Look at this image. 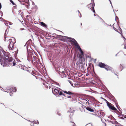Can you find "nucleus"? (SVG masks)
Listing matches in <instances>:
<instances>
[{"label":"nucleus","instance_id":"f257e3e1","mask_svg":"<svg viewBox=\"0 0 126 126\" xmlns=\"http://www.w3.org/2000/svg\"><path fill=\"white\" fill-rule=\"evenodd\" d=\"M4 49H5V47H0V64L3 67L15 66L16 64L15 60L13 61V58L9 57V53Z\"/></svg>","mask_w":126,"mask_h":126},{"label":"nucleus","instance_id":"f03ea898","mask_svg":"<svg viewBox=\"0 0 126 126\" xmlns=\"http://www.w3.org/2000/svg\"><path fill=\"white\" fill-rule=\"evenodd\" d=\"M65 37L67 39H68L69 42H72L74 45L77 46L79 50L80 49H81L76 41L74 39L68 37Z\"/></svg>","mask_w":126,"mask_h":126},{"label":"nucleus","instance_id":"7ed1b4c3","mask_svg":"<svg viewBox=\"0 0 126 126\" xmlns=\"http://www.w3.org/2000/svg\"><path fill=\"white\" fill-rule=\"evenodd\" d=\"M98 66L101 68H103L107 70H110L111 69V68L107 64H105L103 63L100 62L99 63Z\"/></svg>","mask_w":126,"mask_h":126},{"label":"nucleus","instance_id":"20e7f679","mask_svg":"<svg viewBox=\"0 0 126 126\" xmlns=\"http://www.w3.org/2000/svg\"><path fill=\"white\" fill-rule=\"evenodd\" d=\"M83 54L82 55V54H79V60L78 63L79 64L83 63L84 62H85V59L83 58Z\"/></svg>","mask_w":126,"mask_h":126},{"label":"nucleus","instance_id":"39448f33","mask_svg":"<svg viewBox=\"0 0 126 126\" xmlns=\"http://www.w3.org/2000/svg\"><path fill=\"white\" fill-rule=\"evenodd\" d=\"M107 103L108 106L110 109L112 110H114L116 112H118V111L117 109L114 107V106L112 104L110 103L108 101H107Z\"/></svg>","mask_w":126,"mask_h":126},{"label":"nucleus","instance_id":"423d86ee","mask_svg":"<svg viewBox=\"0 0 126 126\" xmlns=\"http://www.w3.org/2000/svg\"><path fill=\"white\" fill-rule=\"evenodd\" d=\"M16 88L14 87V88H12L10 89H9L7 90V92L9 93L10 95L11 96H12V94H13V93L16 92Z\"/></svg>","mask_w":126,"mask_h":126},{"label":"nucleus","instance_id":"0eeeda50","mask_svg":"<svg viewBox=\"0 0 126 126\" xmlns=\"http://www.w3.org/2000/svg\"><path fill=\"white\" fill-rule=\"evenodd\" d=\"M94 6L95 4L94 3H91L88 5V7L90 8V9L93 11V12L95 13V12L94 8ZM94 16H95V14H94Z\"/></svg>","mask_w":126,"mask_h":126},{"label":"nucleus","instance_id":"6e6552de","mask_svg":"<svg viewBox=\"0 0 126 126\" xmlns=\"http://www.w3.org/2000/svg\"><path fill=\"white\" fill-rule=\"evenodd\" d=\"M52 92L54 94H58L59 93L60 90L56 88H52Z\"/></svg>","mask_w":126,"mask_h":126},{"label":"nucleus","instance_id":"1a4fd4ad","mask_svg":"<svg viewBox=\"0 0 126 126\" xmlns=\"http://www.w3.org/2000/svg\"><path fill=\"white\" fill-rule=\"evenodd\" d=\"M8 41H9V43L14 44H15L16 42L15 39L13 37H12L11 38L9 39L8 40Z\"/></svg>","mask_w":126,"mask_h":126},{"label":"nucleus","instance_id":"9d476101","mask_svg":"<svg viewBox=\"0 0 126 126\" xmlns=\"http://www.w3.org/2000/svg\"><path fill=\"white\" fill-rule=\"evenodd\" d=\"M37 7L35 5H33L32 8V10L30 11H32L33 13H35L37 9Z\"/></svg>","mask_w":126,"mask_h":126},{"label":"nucleus","instance_id":"9b49d317","mask_svg":"<svg viewBox=\"0 0 126 126\" xmlns=\"http://www.w3.org/2000/svg\"><path fill=\"white\" fill-rule=\"evenodd\" d=\"M62 91L63 92L66 93V94H69V95H75L73 93L71 92L70 91H64L63 90H62Z\"/></svg>","mask_w":126,"mask_h":126},{"label":"nucleus","instance_id":"f8f14e48","mask_svg":"<svg viewBox=\"0 0 126 126\" xmlns=\"http://www.w3.org/2000/svg\"><path fill=\"white\" fill-rule=\"evenodd\" d=\"M9 49L12 50L13 49V48L14 47V44H13L9 43Z\"/></svg>","mask_w":126,"mask_h":126},{"label":"nucleus","instance_id":"ddd939ff","mask_svg":"<svg viewBox=\"0 0 126 126\" xmlns=\"http://www.w3.org/2000/svg\"><path fill=\"white\" fill-rule=\"evenodd\" d=\"M33 62L32 61V63L33 64H34L37 61V57L36 56H33Z\"/></svg>","mask_w":126,"mask_h":126},{"label":"nucleus","instance_id":"4468645a","mask_svg":"<svg viewBox=\"0 0 126 126\" xmlns=\"http://www.w3.org/2000/svg\"><path fill=\"white\" fill-rule=\"evenodd\" d=\"M43 84L47 88H49V89H50L51 87L49 85V84H48L47 83L46 84L45 83H43Z\"/></svg>","mask_w":126,"mask_h":126},{"label":"nucleus","instance_id":"2eb2a0df","mask_svg":"<svg viewBox=\"0 0 126 126\" xmlns=\"http://www.w3.org/2000/svg\"><path fill=\"white\" fill-rule=\"evenodd\" d=\"M91 100L93 103H96L97 102V100L95 98L93 97L91 98Z\"/></svg>","mask_w":126,"mask_h":126},{"label":"nucleus","instance_id":"dca6fc26","mask_svg":"<svg viewBox=\"0 0 126 126\" xmlns=\"http://www.w3.org/2000/svg\"><path fill=\"white\" fill-rule=\"evenodd\" d=\"M124 48L123 53L125 55H126V44L124 45Z\"/></svg>","mask_w":126,"mask_h":126},{"label":"nucleus","instance_id":"f3484780","mask_svg":"<svg viewBox=\"0 0 126 126\" xmlns=\"http://www.w3.org/2000/svg\"><path fill=\"white\" fill-rule=\"evenodd\" d=\"M86 109L87 110H88L90 111H91V112L94 111V110H93V109L90 108V107H87L86 108Z\"/></svg>","mask_w":126,"mask_h":126},{"label":"nucleus","instance_id":"a211bd4d","mask_svg":"<svg viewBox=\"0 0 126 126\" xmlns=\"http://www.w3.org/2000/svg\"><path fill=\"white\" fill-rule=\"evenodd\" d=\"M63 92L62 91V90L60 92H59V95H62L63 96H65V95L63 93Z\"/></svg>","mask_w":126,"mask_h":126},{"label":"nucleus","instance_id":"6ab92c4d","mask_svg":"<svg viewBox=\"0 0 126 126\" xmlns=\"http://www.w3.org/2000/svg\"><path fill=\"white\" fill-rule=\"evenodd\" d=\"M79 84H78L74 83V84H72V86L74 87H78Z\"/></svg>","mask_w":126,"mask_h":126},{"label":"nucleus","instance_id":"aec40b11","mask_svg":"<svg viewBox=\"0 0 126 126\" xmlns=\"http://www.w3.org/2000/svg\"><path fill=\"white\" fill-rule=\"evenodd\" d=\"M41 24L42 26L45 27H46L47 26L43 22H41Z\"/></svg>","mask_w":126,"mask_h":126},{"label":"nucleus","instance_id":"412c9836","mask_svg":"<svg viewBox=\"0 0 126 126\" xmlns=\"http://www.w3.org/2000/svg\"><path fill=\"white\" fill-rule=\"evenodd\" d=\"M33 123L35 124H39V122L38 120H35L33 121Z\"/></svg>","mask_w":126,"mask_h":126},{"label":"nucleus","instance_id":"4be33fe9","mask_svg":"<svg viewBox=\"0 0 126 126\" xmlns=\"http://www.w3.org/2000/svg\"><path fill=\"white\" fill-rule=\"evenodd\" d=\"M109 118H110V119L112 120H113L114 119V118L111 115L110 117L109 116Z\"/></svg>","mask_w":126,"mask_h":126},{"label":"nucleus","instance_id":"5701e85b","mask_svg":"<svg viewBox=\"0 0 126 126\" xmlns=\"http://www.w3.org/2000/svg\"><path fill=\"white\" fill-rule=\"evenodd\" d=\"M0 21H2L4 22V21H5V20L3 18H2L0 17Z\"/></svg>","mask_w":126,"mask_h":126},{"label":"nucleus","instance_id":"b1692460","mask_svg":"<svg viewBox=\"0 0 126 126\" xmlns=\"http://www.w3.org/2000/svg\"><path fill=\"white\" fill-rule=\"evenodd\" d=\"M79 50L80 52V54H82V55L83 54V51L81 50V49H80Z\"/></svg>","mask_w":126,"mask_h":126},{"label":"nucleus","instance_id":"393cba45","mask_svg":"<svg viewBox=\"0 0 126 126\" xmlns=\"http://www.w3.org/2000/svg\"><path fill=\"white\" fill-rule=\"evenodd\" d=\"M10 2L13 5H15V3L12 0H10Z\"/></svg>","mask_w":126,"mask_h":126},{"label":"nucleus","instance_id":"a878e982","mask_svg":"<svg viewBox=\"0 0 126 126\" xmlns=\"http://www.w3.org/2000/svg\"><path fill=\"white\" fill-rule=\"evenodd\" d=\"M86 103H87V104L88 103V104H89V100L88 99H86Z\"/></svg>","mask_w":126,"mask_h":126},{"label":"nucleus","instance_id":"bb28decb","mask_svg":"<svg viewBox=\"0 0 126 126\" xmlns=\"http://www.w3.org/2000/svg\"><path fill=\"white\" fill-rule=\"evenodd\" d=\"M68 81L71 84V85L72 86V84H73V83L71 82V81L70 80H68Z\"/></svg>","mask_w":126,"mask_h":126},{"label":"nucleus","instance_id":"cd10ccee","mask_svg":"<svg viewBox=\"0 0 126 126\" xmlns=\"http://www.w3.org/2000/svg\"><path fill=\"white\" fill-rule=\"evenodd\" d=\"M120 65L121 66V69L122 70L123 69V67L122 66V65L121 64H120Z\"/></svg>","mask_w":126,"mask_h":126},{"label":"nucleus","instance_id":"c85d7f7f","mask_svg":"<svg viewBox=\"0 0 126 126\" xmlns=\"http://www.w3.org/2000/svg\"><path fill=\"white\" fill-rule=\"evenodd\" d=\"M0 14H1V16H2L3 15V13H2V12L0 11Z\"/></svg>","mask_w":126,"mask_h":126},{"label":"nucleus","instance_id":"c756f323","mask_svg":"<svg viewBox=\"0 0 126 126\" xmlns=\"http://www.w3.org/2000/svg\"><path fill=\"white\" fill-rule=\"evenodd\" d=\"M110 122L112 123L113 124H114V122H113L112 121H110Z\"/></svg>","mask_w":126,"mask_h":126},{"label":"nucleus","instance_id":"7c9ffc66","mask_svg":"<svg viewBox=\"0 0 126 126\" xmlns=\"http://www.w3.org/2000/svg\"><path fill=\"white\" fill-rule=\"evenodd\" d=\"M114 122V124H117L118 123V122H117V121H115Z\"/></svg>","mask_w":126,"mask_h":126},{"label":"nucleus","instance_id":"2f4dec72","mask_svg":"<svg viewBox=\"0 0 126 126\" xmlns=\"http://www.w3.org/2000/svg\"><path fill=\"white\" fill-rule=\"evenodd\" d=\"M74 124V125H73V126H75L76 125L75 123H73Z\"/></svg>","mask_w":126,"mask_h":126},{"label":"nucleus","instance_id":"473e14b6","mask_svg":"<svg viewBox=\"0 0 126 126\" xmlns=\"http://www.w3.org/2000/svg\"><path fill=\"white\" fill-rule=\"evenodd\" d=\"M104 100H105V101H106V102H107V101L106 99H104Z\"/></svg>","mask_w":126,"mask_h":126},{"label":"nucleus","instance_id":"72a5a7b5","mask_svg":"<svg viewBox=\"0 0 126 126\" xmlns=\"http://www.w3.org/2000/svg\"><path fill=\"white\" fill-rule=\"evenodd\" d=\"M68 97L69 98H70V96H68Z\"/></svg>","mask_w":126,"mask_h":126},{"label":"nucleus","instance_id":"f704fd0d","mask_svg":"<svg viewBox=\"0 0 126 126\" xmlns=\"http://www.w3.org/2000/svg\"><path fill=\"white\" fill-rule=\"evenodd\" d=\"M1 4H0V9L1 8Z\"/></svg>","mask_w":126,"mask_h":126},{"label":"nucleus","instance_id":"c9c22d12","mask_svg":"<svg viewBox=\"0 0 126 126\" xmlns=\"http://www.w3.org/2000/svg\"><path fill=\"white\" fill-rule=\"evenodd\" d=\"M51 85H52V86H53L51 84Z\"/></svg>","mask_w":126,"mask_h":126},{"label":"nucleus","instance_id":"e433bc0d","mask_svg":"<svg viewBox=\"0 0 126 126\" xmlns=\"http://www.w3.org/2000/svg\"><path fill=\"white\" fill-rule=\"evenodd\" d=\"M106 124H105V125L106 126Z\"/></svg>","mask_w":126,"mask_h":126},{"label":"nucleus","instance_id":"4c0bfd02","mask_svg":"<svg viewBox=\"0 0 126 126\" xmlns=\"http://www.w3.org/2000/svg\"><path fill=\"white\" fill-rule=\"evenodd\" d=\"M2 88L1 87H0V88Z\"/></svg>","mask_w":126,"mask_h":126},{"label":"nucleus","instance_id":"58836bf2","mask_svg":"<svg viewBox=\"0 0 126 126\" xmlns=\"http://www.w3.org/2000/svg\"><path fill=\"white\" fill-rule=\"evenodd\" d=\"M125 118H126V117H125Z\"/></svg>","mask_w":126,"mask_h":126}]
</instances>
